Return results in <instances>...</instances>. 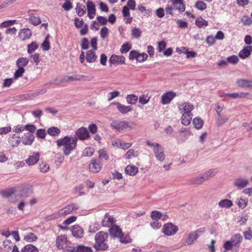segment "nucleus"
Listing matches in <instances>:
<instances>
[{"mask_svg":"<svg viewBox=\"0 0 252 252\" xmlns=\"http://www.w3.org/2000/svg\"><path fill=\"white\" fill-rule=\"evenodd\" d=\"M131 48V45L128 42H126L121 46L120 52L121 53H126L128 52Z\"/></svg>","mask_w":252,"mask_h":252,"instance_id":"52","label":"nucleus"},{"mask_svg":"<svg viewBox=\"0 0 252 252\" xmlns=\"http://www.w3.org/2000/svg\"><path fill=\"white\" fill-rule=\"evenodd\" d=\"M40 155L39 152L33 153L26 159V163L29 165L35 164L39 160Z\"/></svg>","mask_w":252,"mask_h":252,"instance_id":"17","label":"nucleus"},{"mask_svg":"<svg viewBox=\"0 0 252 252\" xmlns=\"http://www.w3.org/2000/svg\"><path fill=\"white\" fill-rule=\"evenodd\" d=\"M76 12L79 16H83L86 13L85 6L80 3H77L75 7Z\"/></svg>","mask_w":252,"mask_h":252,"instance_id":"33","label":"nucleus"},{"mask_svg":"<svg viewBox=\"0 0 252 252\" xmlns=\"http://www.w3.org/2000/svg\"><path fill=\"white\" fill-rule=\"evenodd\" d=\"M16 192L15 188H10L1 190L0 191L1 195L6 198H8L12 196Z\"/></svg>","mask_w":252,"mask_h":252,"instance_id":"38","label":"nucleus"},{"mask_svg":"<svg viewBox=\"0 0 252 252\" xmlns=\"http://www.w3.org/2000/svg\"><path fill=\"white\" fill-rule=\"evenodd\" d=\"M16 24V20H8L3 22L1 25H0V27L1 28H7L11 25H13L14 24Z\"/></svg>","mask_w":252,"mask_h":252,"instance_id":"56","label":"nucleus"},{"mask_svg":"<svg viewBox=\"0 0 252 252\" xmlns=\"http://www.w3.org/2000/svg\"><path fill=\"white\" fill-rule=\"evenodd\" d=\"M29 21L34 26L38 25L41 23V20L39 16H32V17H29Z\"/></svg>","mask_w":252,"mask_h":252,"instance_id":"48","label":"nucleus"},{"mask_svg":"<svg viewBox=\"0 0 252 252\" xmlns=\"http://www.w3.org/2000/svg\"><path fill=\"white\" fill-rule=\"evenodd\" d=\"M125 171L126 174L134 176L138 172V169L134 165H128L126 167Z\"/></svg>","mask_w":252,"mask_h":252,"instance_id":"31","label":"nucleus"},{"mask_svg":"<svg viewBox=\"0 0 252 252\" xmlns=\"http://www.w3.org/2000/svg\"><path fill=\"white\" fill-rule=\"evenodd\" d=\"M146 145L153 148L155 157L158 160L162 161L164 160L165 156L164 149L160 144L157 143H152L150 140H147Z\"/></svg>","mask_w":252,"mask_h":252,"instance_id":"4","label":"nucleus"},{"mask_svg":"<svg viewBox=\"0 0 252 252\" xmlns=\"http://www.w3.org/2000/svg\"><path fill=\"white\" fill-rule=\"evenodd\" d=\"M56 246L59 249H63L67 246V237L65 235L58 236L56 240Z\"/></svg>","mask_w":252,"mask_h":252,"instance_id":"12","label":"nucleus"},{"mask_svg":"<svg viewBox=\"0 0 252 252\" xmlns=\"http://www.w3.org/2000/svg\"><path fill=\"white\" fill-rule=\"evenodd\" d=\"M193 124L196 129H200L203 125V121L200 118L196 117L193 119Z\"/></svg>","mask_w":252,"mask_h":252,"instance_id":"45","label":"nucleus"},{"mask_svg":"<svg viewBox=\"0 0 252 252\" xmlns=\"http://www.w3.org/2000/svg\"><path fill=\"white\" fill-rule=\"evenodd\" d=\"M174 8L176 9L183 12L185 10V4L183 0H171Z\"/></svg>","mask_w":252,"mask_h":252,"instance_id":"27","label":"nucleus"},{"mask_svg":"<svg viewBox=\"0 0 252 252\" xmlns=\"http://www.w3.org/2000/svg\"><path fill=\"white\" fill-rule=\"evenodd\" d=\"M228 97L232 98H243L249 95V93H229L226 94Z\"/></svg>","mask_w":252,"mask_h":252,"instance_id":"43","label":"nucleus"},{"mask_svg":"<svg viewBox=\"0 0 252 252\" xmlns=\"http://www.w3.org/2000/svg\"><path fill=\"white\" fill-rule=\"evenodd\" d=\"M21 252H38V250L35 246L29 244L22 248Z\"/></svg>","mask_w":252,"mask_h":252,"instance_id":"40","label":"nucleus"},{"mask_svg":"<svg viewBox=\"0 0 252 252\" xmlns=\"http://www.w3.org/2000/svg\"><path fill=\"white\" fill-rule=\"evenodd\" d=\"M77 209L74 204H71L66 206L60 210L59 211L54 213L47 217L48 220H55L61 217L66 216L72 213L74 211Z\"/></svg>","mask_w":252,"mask_h":252,"instance_id":"3","label":"nucleus"},{"mask_svg":"<svg viewBox=\"0 0 252 252\" xmlns=\"http://www.w3.org/2000/svg\"><path fill=\"white\" fill-rule=\"evenodd\" d=\"M161 217V213L159 211H153L151 213V218L153 220H158Z\"/></svg>","mask_w":252,"mask_h":252,"instance_id":"61","label":"nucleus"},{"mask_svg":"<svg viewBox=\"0 0 252 252\" xmlns=\"http://www.w3.org/2000/svg\"><path fill=\"white\" fill-rule=\"evenodd\" d=\"M21 141L20 136L17 134L10 135L8 139V143L13 147L18 146Z\"/></svg>","mask_w":252,"mask_h":252,"instance_id":"16","label":"nucleus"},{"mask_svg":"<svg viewBox=\"0 0 252 252\" xmlns=\"http://www.w3.org/2000/svg\"><path fill=\"white\" fill-rule=\"evenodd\" d=\"M108 235L106 232L99 231L97 232L94 237L95 244L94 248L96 251H106L108 248L107 244Z\"/></svg>","mask_w":252,"mask_h":252,"instance_id":"2","label":"nucleus"},{"mask_svg":"<svg viewBox=\"0 0 252 252\" xmlns=\"http://www.w3.org/2000/svg\"><path fill=\"white\" fill-rule=\"evenodd\" d=\"M91 79L88 76L85 75H73V76H66L63 77V82H68L70 81H90Z\"/></svg>","mask_w":252,"mask_h":252,"instance_id":"7","label":"nucleus"},{"mask_svg":"<svg viewBox=\"0 0 252 252\" xmlns=\"http://www.w3.org/2000/svg\"><path fill=\"white\" fill-rule=\"evenodd\" d=\"M38 47L37 43L35 42H32L31 44L28 45V52L29 54H32L34 52Z\"/></svg>","mask_w":252,"mask_h":252,"instance_id":"51","label":"nucleus"},{"mask_svg":"<svg viewBox=\"0 0 252 252\" xmlns=\"http://www.w3.org/2000/svg\"><path fill=\"white\" fill-rule=\"evenodd\" d=\"M227 62L232 64H236L238 63L239 59L236 55H232L227 59Z\"/></svg>","mask_w":252,"mask_h":252,"instance_id":"62","label":"nucleus"},{"mask_svg":"<svg viewBox=\"0 0 252 252\" xmlns=\"http://www.w3.org/2000/svg\"><path fill=\"white\" fill-rule=\"evenodd\" d=\"M41 47L42 48L43 50L44 51H48L49 50L50 48V45L48 40V36L46 37L44 41L41 44Z\"/></svg>","mask_w":252,"mask_h":252,"instance_id":"59","label":"nucleus"},{"mask_svg":"<svg viewBox=\"0 0 252 252\" xmlns=\"http://www.w3.org/2000/svg\"><path fill=\"white\" fill-rule=\"evenodd\" d=\"M243 240V237L239 233L232 236L230 241L234 247L239 248Z\"/></svg>","mask_w":252,"mask_h":252,"instance_id":"25","label":"nucleus"},{"mask_svg":"<svg viewBox=\"0 0 252 252\" xmlns=\"http://www.w3.org/2000/svg\"><path fill=\"white\" fill-rule=\"evenodd\" d=\"M25 72V69L23 67H18V69L15 71L14 74V78L15 79L23 76L24 73Z\"/></svg>","mask_w":252,"mask_h":252,"instance_id":"50","label":"nucleus"},{"mask_svg":"<svg viewBox=\"0 0 252 252\" xmlns=\"http://www.w3.org/2000/svg\"><path fill=\"white\" fill-rule=\"evenodd\" d=\"M252 52V46H246L239 52V56L241 59H245L251 55Z\"/></svg>","mask_w":252,"mask_h":252,"instance_id":"21","label":"nucleus"},{"mask_svg":"<svg viewBox=\"0 0 252 252\" xmlns=\"http://www.w3.org/2000/svg\"><path fill=\"white\" fill-rule=\"evenodd\" d=\"M32 35L31 30L29 28H23L20 30L18 36L22 40H26L31 38Z\"/></svg>","mask_w":252,"mask_h":252,"instance_id":"14","label":"nucleus"},{"mask_svg":"<svg viewBox=\"0 0 252 252\" xmlns=\"http://www.w3.org/2000/svg\"><path fill=\"white\" fill-rule=\"evenodd\" d=\"M178 230V227L177 225L169 222L164 224L162 228V232L165 235L172 236L174 235Z\"/></svg>","mask_w":252,"mask_h":252,"instance_id":"6","label":"nucleus"},{"mask_svg":"<svg viewBox=\"0 0 252 252\" xmlns=\"http://www.w3.org/2000/svg\"><path fill=\"white\" fill-rule=\"evenodd\" d=\"M68 252H92V250L90 247H86L83 246H79L77 247H74L72 250Z\"/></svg>","mask_w":252,"mask_h":252,"instance_id":"32","label":"nucleus"},{"mask_svg":"<svg viewBox=\"0 0 252 252\" xmlns=\"http://www.w3.org/2000/svg\"><path fill=\"white\" fill-rule=\"evenodd\" d=\"M75 134L77 136V139L81 140H86L90 137L87 129L84 127H81L78 129L75 132Z\"/></svg>","mask_w":252,"mask_h":252,"instance_id":"13","label":"nucleus"},{"mask_svg":"<svg viewBox=\"0 0 252 252\" xmlns=\"http://www.w3.org/2000/svg\"><path fill=\"white\" fill-rule=\"evenodd\" d=\"M47 133L52 136H57L61 133V130L57 127L52 126L48 128Z\"/></svg>","mask_w":252,"mask_h":252,"instance_id":"37","label":"nucleus"},{"mask_svg":"<svg viewBox=\"0 0 252 252\" xmlns=\"http://www.w3.org/2000/svg\"><path fill=\"white\" fill-rule=\"evenodd\" d=\"M245 239L246 240H251L252 239V229L248 228L244 232Z\"/></svg>","mask_w":252,"mask_h":252,"instance_id":"64","label":"nucleus"},{"mask_svg":"<svg viewBox=\"0 0 252 252\" xmlns=\"http://www.w3.org/2000/svg\"><path fill=\"white\" fill-rule=\"evenodd\" d=\"M138 155L137 151L133 149H130L128 150L125 155V158L127 159H130L132 157H137Z\"/></svg>","mask_w":252,"mask_h":252,"instance_id":"49","label":"nucleus"},{"mask_svg":"<svg viewBox=\"0 0 252 252\" xmlns=\"http://www.w3.org/2000/svg\"><path fill=\"white\" fill-rule=\"evenodd\" d=\"M195 25L199 28H205L208 25V21L201 17L197 18L195 20Z\"/></svg>","mask_w":252,"mask_h":252,"instance_id":"41","label":"nucleus"},{"mask_svg":"<svg viewBox=\"0 0 252 252\" xmlns=\"http://www.w3.org/2000/svg\"><path fill=\"white\" fill-rule=\"evenodd\" d=\"M248 184V180L243 178H237L234 182L235 186L240 189L245 188Z\"/></svg>","mask_w":252,"mask_h":252,"instance_id":"30","label":"nucleus"},{"mask_svg":"<svg viewBox=\"0 0 252 252\" xmlns=\"http://www.w3.org/2000/svg\"><path fill=\"white\" fill-rule=\"evenodd\" d=\"M241 22L245 26H250L252 24V20L249 16L245 15L242 17Z\"/></svg>","mask_w":252,"mask_h":252,"instance_id":"55","label":"nucleus"},{"mask_svg":"<svg viewBox=\"0 0 252 252\" xmlns=\"http://www.w3.org/2000/svg\"><path fill=\"white\" fill-rule=\"evenodd\" d=\"M150 98L147 94H142L139 97V102L142 105L146 104L150 101Z\"/></svg>","mask_w":252,"mask_h":252,"instance_id":"47","label":"nucleus"},{"mask_svg":"<svg viewBox=\"0 0 252 252\" xmlns=\"http://www.w3.org/2000/svg\"><path fill=\"white\" fill-rule=\"evenodd\" d=\"M115 219L113 216L109 213H106L101 221V224L104 227H111L115 222Z\"/></svg>","mask_w":252,"mask_h":252,"instance_id":"8","label":"nucleus"},{"mask_svg":"<svg viewBox=\"0 0 252 252\" xmlns=\"http://www.w3.org/2000/svg\"><path fill=\"white\" fill-rule=\"evenodd\" d=\"M118 238L121 243L124 244L130 243L132 241V239L129 234L124 235L123 233H122L121 236Z\"/></svg>","mask_w":252,"mask_h":252,"instance_id":"46","label":"nucleus"},{"mask_svg":"<svg viewBox=\"0 0 252 252\" xmlns=\"http://www.w3.org/2000/svg\"><path fill=\"white\" fill-rule=\"evenodd\" d=\"M233 205L232 202L228 199L221 200V207L229 208Z\"/></svg>","mask_w":252,"mask_h":252,"instance_id":"63","label":"nucleus"},{"mask_svg":"<svg viewBox=\"0 0 252 252\" xmlns=\"http://www.w3.org/2000/svg\"><path fill=\"white\" fill-rule=\"evenodd\" d=\"M194 109V106L189 102H184L179 105V109L181 114L184 113L192 114L191 111Z\"/></svg>","mask_w":252,"mask_h":252,"instance_id":"9","label":"nucleus"},{"mask_svg":"<svg viewBox=\"0 0 252 252\" xmlns=\"http://www.w3.org/2000/svg\"><path fill=\"white\" fill-rule=\"evenodd\" d=\"M81 46L83 50H87L89 47V40L86 38H83L81 41Z\"/></svg>","mask_w":252,"mask_h":252,"instance_id":"58","label":"nucleus"},{"mask_svg":"<svg viewBox=\"0 0 252 252\" xmlns=\"http://www.w3.org/2000/svg\"><path fill=\"white\" fill-rule=\"evenodd\" d=\"M29 61L28 58L21 57L18 59L16 61V66L17 67H25L29 63Z\"/></svg>","mask_w":252,"mask_h":252,"instance_id":"34","label":"nucleus"},{"mask_svg":"<svg viewBox=\"0 0 252 252\" xmlns=\"http://www.w3.org/2000/svg\"><path fill=\"white\" fill-rule=\"evenodd\" d=\"M216 39H220V31H218L215 36L212 35L208 36L206 41L209 45H211L215 43Z\"/></svg>","mask_w":252,"mask_h":252,"instance_id":"35","label":"nucleus"},{"mask_svg":"<svg viewBox=\"0 0 252 252\" xmlns=\"http://www.w3.org/2000/svg\"><path fill=\"white\" fill-rule=\"evenodd\" d=\"M112 104L115 105L119 111L123 114L130 112L132 110L131 106L125 105L120 102H114Z\"/></svg>","mask_w":252,"mask_h":252,"instance_id":"20","label":"nucleus"},{"mask_svg":"<svg viewBox=\"0 0 252 252\" xmlns=\"http://www.w3.org/2000/svg\"><path fill=\"white\" fill-rule=\"evenodd\" d=\"M37 239V237L36 235L32 232L27 233L24 237V240L28 242H32L36 240Z\"/></svg>","mask_w":252,"mask_h":252,"instance_id":"42","label":"nucleus"},{"mask_svg":"<svg viewBox=\"0 0 252 252\" xmlns=\"http://www.w3.org/2000/svg\"><path fill=\"white\" fill-rule=\"evenodd\" d=\"M100 34L102 39H105L108 36L109 29L106 27L102 28L100 32Z\"/></svg>","mask_w":252,"mask_h":252,"instance_id":"57","label":"nucleus"},{"mask_svg":"<svg viewBox=\"0 0 252 252\" xmlns=\"http://www.w3.org/2000/svg\"><path fill=\"white\" fill-rule=\"evenodd\" d=\"M198 238V235H197V234H195V233H194V232H191L190 233H189L188 237L186 240V243L188 245H190Z\"/></svg>","mask_w":252,"mask_h":252,"instance_id":"44","label":"nucleus"},{"mask_svg":"<svg viewBox=\"0 0 252 252\" xmlns=\"http://www.w3.org/2000/svg\"><path fill=\"white\" fill-rule=\"evenodd\" d=\"M237 86L241 88L252 89V80L239 79L237 81Z\"/></svg>","mask_w":252,"mask_h":252,"instance_id":"22","label":"nucleus"},{"mask_svg":"<svg viewBox=\"0 0 252 252\" xmlns=\"http://www.w3.org/2000/svg\"><path fill=\"white\" fill-rule=\"evenodd\" d=\"M111 127L119 131L130 130L133 128V123H128L126 121H114L110 124Z\"/></svg>","mask_w":252,"mask_h":252,"instance_id":"5","label":"nucleus"},{"mask_svg":"<svg viewBox=\"0 0 252 252\" xmlns=\"http://www.w3.org/2000/svg\"><path fill=\"white\" fill-rule=\"evenodd\" d=\"M77 138L65 136L56 141L58 147H63V153L65 156H68L71 151L75 149L77 146Z\"/></svg>","mask_w":252,"mask_h":252,"instance_id":"1","label":"nucleus"},{"mask_svg":"<svg viewBox=\"0 0 252 252\" xmlns=\"http://www.w3.org/2000/svg\"><path fill=\"white\" fill-rule=\"evenodd\" d=\"M125 58L124 56H118L113 55L109 59V63L111 64H124L125 63Z\"/></svg>","mask_w":252,"mask_h":252,"instance_id":"19","label":"nucleus"},{"mask_svg":"<svg viewBox=\"0 0 252 252\" xmlns=\"http://www.w3.org/2000/svg\"><path fill=\"white\" fill-rule=\"evenodd\" d=\"M126 98L127 103L130 104H135L138 100V96L134 94H127Z\"/></svg>","mask_w":252,"mask_h":252,"instance_id":"36","label":"nucleus"},{"mask_svg":"<svg viewBox=\"0 0 252 252\" xmlns=\"http://www.w3.org/2000/svg\"><path fill=\"white\" fill-rule=\"evenodd\" d=\"M72 234L76 238H82L84 235V230L80 226L75 225L72 229Z\"/></svg>","mask_w":252,"mask_h":252,"instance_id":"24","label":"nucleus"},{"mask_svg":"<svg viewBox=\"0 0 252 252\" xmlns=\"http://www.w3.org/2000/svg\"><path fill=\"white\" fill-rule=\"evenodd\" d=\"M219 172V170L217 169H212L210 170L206 171L205 173H203L204 176V178L206 179V180H208L212 177L214 176L217 173Z\"/></svg>","mask_w":252,"mask_h":252,"instance_id":"39","label":"nucleus"},{"mask_svg":"<svg viewBox=\"0 0 252 252\" xmlns=\"http://www.w3.org/2000/svg\"><path fill=\"white\" fill-rule=\"evenodd\" d=\"M141 30L137 28H134L131 30V35L133 38H138L141 35Z\"/></svg>","mask_w":252,"mask_h":252,"instance_id":"54","label":"nucleus"},{"mask_svg":"<svg viewBox=\"0 0 252 252\" xmlns=\"http://www.w3.org/2000/svg\"><path fill=\"white\" fill-rule=\"evenodd\" d=\"M98 155L99 158L100 159H104L106 160H108L109 159V156L107 153L106 151L103 149H100L98 151Z\"/></svg>","mask_w":252,"mask_h":252,"instance_id":"53","label":"nucleus"},{"mask_svg":"<svg viewBox=\"0 0 252 252\" xmlns=\"http://www.w3.org/2000/svg\"><path fill=\"white\" fill-rule=\"evenodd\" d=\"M21 140L24 145H31L34 140V136L32 133H25Z\"/></svg>","mask_w":252,"mask_h":252,"instance_id":"15","label":"nucleus"},{"mask_svg":"<svg viewBox=\"0 0 252 252\" xmlns=\"http://www.w3.org/2000/svg\"><path fill=\"white\" fill-rule=\"evenodd\" d=\"M195 7L200 10H203L206 8V4L203 1L199 0L196 2Z\"/></svg>","mask_w":252,"mask_h":252,"instance_id":"60","label":"nucleus"},{"mask_svg":"<svg viewBox=\"0 0 252 252\" xmlns=\"http://www.w3.org/2000/svg\"><path fill=\"white\" fill-rule=\"evenodd\" d=\"M192 114H187L184 113L182 114L181 117V123L185 126H188L190 124L191 120L192 119Z\"/></svg>","mask_w":252,"mask_h":252,"instance_id":"29","label":"nucleus"},{"mask_svg":"<svg viewBox=\"0 0 252 252\" xmlns=\"http://www.w3.org/2000/svg\"><path fill=\"white\" fill-rule=\"evenodd\" d=\"M102 168L101 162L96 159H92L89 165V168L91 172L97 173L100 171Z\"/></svg>","mask_w":252,"mask_h":252,"instance_id":"10","label":"nucleus"},{"mask_svg":"<svg viewBox=\"0 0 252 252\" xmlns=\"http://www.w3.org/2000/svg\"><path fill=\"white\" fill-rule=\"evenodd\" d=\"M176 96V94L172 91L164 93L161 95V103L163 105L169 104Z\"/></svg>","mask_w":252,"mask_h":252,"instance_id":"11","label":"nucleus"},{"mask_svg":"<svg viewBox=\"0 0 252 252\" xmlns=\"http://www.w3.org/2000/svg\"><path fill=\"white\" fill-rule=\"evenodd\" d=\"M206 180L204 178V176L203 174H202L199 176L190 179L189 180V183L190 185H200L203 184V183Z\"/></svg>","mask_w":252,"mask_h":252,"instance_id":"26","label":"nucleus"},{"mask_svg":"<svg viewBox=\"0 0 252 252\" xmlns=\"http://www.w3.org/2000/svg\"><path fill=\"white\" fill-rule=\"evenodd\" d=\"M109 233L112 236L118 238L121 236L123 232L119 226L113 225L109 229Z\"/></svg>","mask_w":252,"mask_h":252,"instance_id":"23","label":"nucleus"},{"mask_svg":"<svg viewBox=\"0 0 252 252\" xmlns=\"http://www.w3.org/2000/svg\"><path fill=\"white\" fill-rule=\"evenodd\" d=\"M97 56L95 52L92 50H89L86 52V60L89 63H94L97 59Z\"/></svg>","mask_w":252,"mask_h":252,"instance_id":"28","label":"nucleus"},{"mask_svg":"<svg viewBox=\"0 0 252 252\" xmlns=\"http://www.w3.org/2000/svg\"><path fill=\"white\" fill-rule=\"evenodd\" d=\"M88 16L90 19H93L95 15V7L93 2L91 1H88L87 2Z\"/></svg>","mask_w":252,"mask_h":252,"instance_id":"18","label":"nucleus"}]
</instances>
